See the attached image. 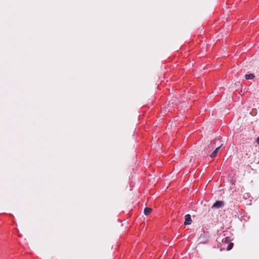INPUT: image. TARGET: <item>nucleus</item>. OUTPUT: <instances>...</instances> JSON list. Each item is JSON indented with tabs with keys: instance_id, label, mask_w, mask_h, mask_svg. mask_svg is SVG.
Here are the masks:
<instances>
[{
	"instance_id": "obj_1",
	"label": "nucleus",
	"mask_w": 259,
	"mask_h": 259,
	"mask_svg": "<svg viewBox=\"0 0 259 259\" xmlns=\"http://www.w3.org/2000/svg\"><path fill=\"white\" fill-rule=\"evenodd\" d=\"M215 146V140H212L210 142V143L208 145L207 147V150L208 152L211 151L213 149Z\"/></svg>"
},
{
	"instance_id": "obj_2",
	"label": "nucleus",
	"mask_w": 259,
	"mask_h": 259,
	"mask_svg": "<svg viewBox=\"0 0 259 259\" xmlns=\"http://www.w3.org/2000/svg\"><path fill=\"white\" fill-rule=\"evenodd\" d=\"M185 221L184 222V225H190L192 222L191 215L188 214L185 215Z\"/></svg>"
},
{
	"instance_id": "obj_3",
	"label": "nucleus",
	"mask_w": 259,
	"mask_h": 259,
	"mask_svg": "<svg viewBox=\"0 0 259 259\" xmlns=\"http://www.w3.org/2000/svg\"><path fill=\"white\" fill-rule=\"evenodd\" d=\"M223 144H222L221 146H220L219 147H217L212 152V153L210 155V157L211 158H214L216 156V155H217V153H218L220 148L222 146Z\"/></svg>"
},
{
	"instance_id": "obj_4",
	"label": "nucleus",
	"mask_w": 259,
	"mask_h": 259,
	"mask_svg": "<svg viewBox=\"0 0 259 259\" xmlns=\"http://www.w3.org/2000/svg\"><path fill=\"white\" fill-rule=\"evenodd\" d=\"M223 202L221 201H217L212 206V207L220 208L223 205Z\"/></svg>"
},
{
	"instance_id": "obj_5",
	"label": "nucleus",
	"mask_w": 259,
	"mask_h": 259,
	"mask_svg": "<svg viewBox=\"0 0 259 259\" xmlns=\"http://www.w3.org/2000/svg\"><path fill=\"white\" fill-rule=\"evenodd\" d=\"M254 75L253 74H246L245 75V78L246 80H249V79H253L254 77Z\"/></svg>"
},
{
	"instance_id": "obj_6",
	"label": "nucleus",
	"mask_w": 259,
	"mask_h": 259,
	"mask_svg": "<svg viewBox=\"0 0 259 259\" xmlns=\"http://www.w3.org/2000/svg\"><path fill=\"white\" fill-rule=\"evenodd\" d=\"M151 211H152V209L151 208L146 207L144 209V212L145 215H148L151 213Z\"/></svg>"
},
{
	"instance_id": "obj_7",
	"label": "nucleus",
	"mask_w": 259,
	"mask_h": 259,
	"mask_svg": "<svg viewBox=\"0 0 259 259\" xmlns=\"http://www.w3.org/2000/svg\"><path fill=\"white\" fill-rule=\"evenodd\" d=\"M233 243H229V244L228 245V246L227 247V250H231L233 248Z\"/></svg>"
},
{
	"instance_id": "obj_8",
	"label": "nucleus",
	"mask_w": 259,
	"mask_h": 259,
	"mask_svg": "<svg viewBox=\"0 0 259 259\" xmlns=\"http://www.w3.org/2000/svg\"><path fill=\"white\" fill-rule=\"evenodd\" d=\"M167 107H166V108H164L163 109V112H166V111H167Z\"/></svg>"
},
{
	"instance_id": "obj_9",
	"label": "nucleus",
	"mask_w": 259,
	"mask_h": 259,
	"mask_svg": "<svg viewBox=\"0 0 259 259\" xmlns=\"http://www.w3.org/2000/svg\"><path fill=\"white\" fill-rule=\"evenodd\" d=\"M256 142L257 144L259 145V137H258L256 139Z\"/></svg>"
},
{
	"instance_id": "obj_10",
	"label": "nucleus",
	"mask_w": 259,
	"mask_h": 259,
	"mask_svg": "<svg viewBox=\"0 0 259 259\" xmlns=\"http://www.w3.org/2000/svg\"><path fill=\"white\" fill-rule=\"evenodd\" d=\"M228 240V239H227V238H226V240H225V241H226V240Z\"/></svg>"
}]
</instances>
